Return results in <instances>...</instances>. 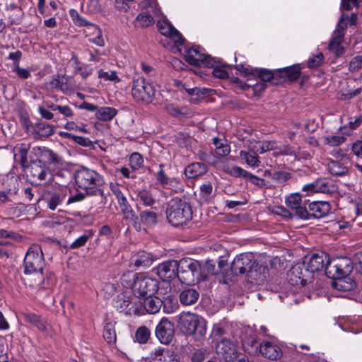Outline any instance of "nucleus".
<instances>
[{
	"mask_svg": "<svg viewBox=\"0 0 362 362\" xmlns=\"http://www.w3.org/2000/svg\"><path fill=\"white\" fill-rule=\"evenodd\" d=\"M143 305L147 313L156 314L160 310L163 301L157 296H148L144 300Z\"/></svg>",
	"mask_w": 362,
	"mask_h": 362,
	"instance_id": "31",
	"label": "nucleus"
},
{
	"mask_svg": "<svg viewBox=\"0 0 362 362\" xmlns=\"http://www.w3.org/2000/svg\"><path fill=\"white\" fill-rule=\"evenodd\" d=\"M259 354L270 360H277L282 356L281 348L277 344L269 341L261 343Z\"/></svg>",
	"mask_w": 362,
	"mask_h": 362,
	"instance_id": "24",
	"label": "nucleus"
},
{
	"mask_svg": "<svg viewBox=\"0 0 362 362\" xmlns=\"http://www.w3.org/2000/svg\"><path fill=\"white\" fill-rule=\"evenodd\" d=\"M231 272L235 275L247 273L251 282L263 281L265 276L260 273L262 267L256 262L252 253H242L235 257L231 264Z\"/></svg>",
	"mask_w": 362,
	"mask_h": 362,
	"instance_id": "3",
	"label": "nucleus"
},
{
	"mask_svg": "<svg viewBox=\"0 0 362 362\" xmlns=\"http://www.w3.org/2000/svg\"><path fill=\"white\" fill-rule=\"evenodd\" d=\"M289 281L293 285L305 286L310 284L313 276L303 263L298 264L291 267L288 273Z\"/></svg>",
	"mask_w": 362,
	"mask_h": 362,
	"instance_id": "13",
	"label": "nucleus"
},
{
	"mask_svg": "<svg viewBox=\"0 0 362 362\" xmlns=\"http://www.w3.org/2000/svg\"><path fill=\"white\" fill-rule=\"evenodd\" d=\"M212 143L215 146V153L217 156H226L230 152V146L218 137H214Z\"/></svg>",
	"mask_w": 362,
	"mask_h": 362,
	"instance_id": "42",
	"label": "nucleus"
},
{
	"mask_svg": "<svg viewBox=\"0 0 362 362\" xmlns=\"http://www.w3.org/2000/svg\"><path fill=\"white\" fill-rule=\"evenodd\" d=\"M279 73L286 75L290 81L297 80L300 75V67L298 65L286 67L279 71Z\"/></svg>",
	"mask_w": 362,
	"mask_h": 362,
	"instance_id": "45",
	"label": "nucleus"
},
{
	"mask_svg": "<svg viewBox=\"0 0 362 362\" xmlns=\"http://www.w3.org/2000/svg\"><path fill=\"white\" fill-rule=\"evenodd\" d=\"M240 157L245 160V163L250 168H256L261 166V160L255 153H252L250 149L247 151H240Z\"/></svg>",
	"mask_w": 362,
	"mask_h": 362,
	"instance_id": "33",
	"label": "nucleus"
},
{
	"mask_svg": "<svg viewBox=\"0 0 362 362\" xmlns=\"http://www.w3.org/2000/svg\"><path fill=\"white\" fill-rule=\"evenodd\" d=\"M144 163L142 156L139 153H133L129 157V165L132 172L140 168Z\"/></svg>",
	"mask_w": 362,
	"mask_h": 362,
	"instance_id": "50",
	"label": "nucleus"
},
{
	"mask_svg": "<svg viewBox=\"0 0 362 362\" xmlns=\"http://www.w3.org/2000/svg\"><path fill=\"white\" fill-rule=\"evenodd\" d=\"M90 29L93 30L96 35V36L93 38L89 39V41L95 44L98 46L103 47L105 45V42L102 36V32L100 28L95 24L90 23L89 26Z\"/></svg>",
	"mask_w": 362,
	"mask_h": 362,
	"instance_id": "48",
	"label": "nucleus"
},
{
	"mask_svg": "<svg viewBox=\"0 0 362 362\" xmlns=\"http://www.w3.org/2000/svg\"><path fill=\"white\" fill-rule=\"evenodd\" d=\"M329 173L334 176H341L348 172V168L338 160H330L327 165Z\"/></svg>",
	"mask_w": 362,
	"mask_h": 362,
	"instance_id": "35",
	"label": "nucleus"
},
{
	"mask_svg": "<svg viewBox=\"0 0 362 362\" xmlns=\"http://www.w3.org/2000/svg\"><path fill=\"white\" fill-rule=\"evenodd\" d=\"M76 70L79 72L83 78H86L93 73V69L88 64H82L76 67Z\"/></svg>",
	"mask_w": 362,
	"mask_h": 362,
	"instance_id": "64",
	"label": "nucleus"
},
{
	"mask_svg": "<svg viewBox=\"0 0 362 362\" xmlns=\"http://www.w3.org/2000/svg\"><path fill=\"white\" fill-rule=\"evenodd\" d=\"M216 351L226 362L233 361L237 357L235 346L228 339L221 340L216 346Z\"/></svg>",
	"mask_w": 362,
	"mask_h": 362,
	"instance_id": "19",
	"label": "nucleus"
},
{
	"mask_svg": "<svg viewBox=\"0 0 362 362\" xmlns=\"http://www.w3.org/2000/svg\"><path fill=\"white\" fill-rule=\"evenodd\" d=\"M243 349L250 355L259 354V343L255 335L245 336L241 339Z\"/></svg>",
	"mask_w": 362,
	"mask_h": 362,
	"instance_id": "29",
	"label": "nucleus"
},
{
	"mask_svg": "<svg viewBox=\"0 0 362 362\" xmlns=\"http://www.w3.org/2000/svg\"><path fill=\"white\" fill-rule=\"evenodd\" d=\"M91 237V235L83 234L77 239H76L71 245V249H76L86 245L88 239Z\"/></svg>",
	"mask_w": 362,
	"mask_h": 362,
	"instance_id": "57",
	"label": "nucleus"
},
{
	"mask_svg": "<svg viewBox=\"0 0 362 362\" xmlns=\"http://www.w3.org/2000/svg\"><path fill=\"white\" fill-rule=\"evenodd\" d=\"M103 337L109 344H113L116 341V333L115 324L113 322H107L105 324L103 330Z\"/></svg>",
	"mask_w": 362,
	"mask_h": 362,
	"instance_id": "44",
	"label": "nucleus"
},
{
	"mask_svg": "<svg viewBox=\"0 0 362 362\" xmlns=\"http://www.w3.org/2000/svg\"><path fill=\"white\" fill-rule=\"evenodd\" d=\"M155 269L157 275L163 281H170L177 277L179 263L174 259L165 261L158 264Z\"/></svg>",
	"mask_w": 362,
	"mask_h": 362,
	"instance_id": "15",
	"label": "nucleus"
},
{
	"mask_svg": "<svg viewBox=\"0 0 362 362\" xmlns=\"http://www.w3.org/2000/svg\"><path fill=\"white\" fill-rule=\"evenodd\" d=\"M317 193L332 194L337 192L338 187L330 179L322 177L316 180Z\"/></svg>",
	"mask_w": 362,
	"mask_h": 362,
	"instance_id": "30",
	"label": "nucleus"
},
{
	"mask_svg": "<svg viewBox=\"0 0 362 362\" xmlns=\"http://www.w3.org/2000/svg\"><path fill=\"white\" fill-rule=\"evenodd\" d=\"M199 297V293L194 288L184 289L180 294V301L182 305L194 304Z\"/></svg>",
	"mask_w": 362,
	"mask_h": 362,
	"instance_id": "32",
	"label": "nucleus"
},
{
	"mask_svg": "<svg viewBox=\"0 0 362 362\" xmlns=\"http://www.w3.org/2000/svg\"><path fill=\"white\" fill-rule=\"evenodd\" d=\"M117 113V110L111 107H99L95 112V117L101 121H110Z\"/></svg>",
	"mask_w": 362,
	"mask_h": 362,
	"instance_id": "39",
	"label": "nucleus"
},
{
	"mask_svg": "<svg viewBox=\"0 0 362 362\" xmlns=\"http://www.w3.org/2000/svg\"><path fill=\"white\" fill-rule=\"evenodd\" d=\"M235 69L241 74H243L245 76L250 75L253 76V74L255 73V68H252L250 66H245L242 64H236Z\"/></svg>",
	"mask_w": 362,
	"mask_h": 362,
	"instance_id": "63",
	"label": "nucleus"
},
{
	"mask_svg": "<svg viewBox=\"0 0 362 362\" xmlns=\"http://www.w3.org/2000/svg\"><path fill=\"white\" fill-rule=\"evenodd\" d=\"M354 153L358 156V160L355 164V167L362 173V142L355 144L353 147Z\"/></svg>",
	"mask_w": 362,
	"mask_h": 362,
	"instance_id": "59",
	"label": "nucleus"
},
{
	"mask_svg": "<svg viewBox=\"0 0 362 362\" xmlns=\"http://www.w3.org/2000/svg\"><path fill=\"white\" fill-rule=\"evenodd\" d=\"M166 216L168 222L173 226L185 225L192 218L191 206L185 199L175 197L168 202Z\"/></svg>",
	"mask_w": 362,
	"mask_h": 362,
	"instance_id": "5",
	"label": "nucleus"
},
{
	"mask_svg": "<svg viewBox=\"0 0 362 362\" xmlns=\"http://www.w3.org/2000/svg\"><path fill=\"white\" fill-rule=\"evenodd\" d=\"M98 74L100 78H103L105 81H113L115 83H118L120 81V78L117 76V74L115 71H111L108 72L100 69L98 71Z\"/></svg>",
	"mask_w": 362,
	"mask_h": 362,
	"instance_id": "53",
	"label": "nucleus"
},
{
	"mask_svg": "<svg viewBox=\"0 0 362 362\" xmlns=\"http://www.w3.org/2000/svg\"><path fill=\"white\" fill-rule=\"evenodd\" d=\"M166 111L174 117H190L192 112L186 107H178L173 104H168L165 106Z\"/></svg>",
	"mask_w": 362,
	"mask_h": 362,
	"instance_id": "41",
	"label": "nucleus"
},
{
	"mask_svg": "<svg viewBox=\"0 0 362 362\" xmlns=\"http://www.w3.org/2000/svg\"><path fill=\"white\" fill-rule=\"evenodd\" d=\"M324 56L322 53H319L317 55L314 56L313 58H310L308 61V66L310 68H317L323 62Z\"/></svg>",
	"mask_w": 362,
	"mask_h": 362,
	"instance_id": "60",
	"label": "nucleus"
},
{
	"mask_svg": "<svg viewBox=\"0 0 362 362\" xmlns=\"http://www.w3.org/2000/svg\"><path fill=\"white\" fill-rule=\"evenodd\" d=\"M137 198L145 206H151L156 203L155 199L153 197L151 193L146 189H141L137 194Z\"/></svg>",
	"mask_w": 362,
	"mask_h": 362,
	"instance_id": "43",
	"label": "nucleus"
},
{
	"mask_svg": "<svg viewBox=\"0 0 362 362\" xmlns=\"http://www.w3.org/2000/svg\"><path fill=\"white\" fill-rule=\"evenodd\" d=\"M45 265V260L41 247L37 244L30 245L23 261L24 273L40 274L43 280L38 284L40 288L49 289L54 281V274L47 272L44 275L42 271Z\"/></svg>",
	"mask_w": 362,
	"mask_h": 362,
	"instance_id": "1",
	"label": "nucleus"
},
{
	"mask_svg": "<svg viewBox=\"0 0 362 362\" xmlns=\"http://www.w3.org/2000/svg\"><path fill=\"white\" fill-rule=\"evenodd\" d=\"M13 71L16 72L17 76L21 79H27L30 77V71L28 69L19 66V64H16Z\"/></svg>",
	"mask_w": 362,
	"mask_h": 362,
	"instance_id": "62",
	"label": "nucleus"
},
{
	"mask_svg": "<svg viewBox=\"0 0 362 362\" xmlns=\"http://www.w3.org/2000/svg\"><path fill=\"white\" fill-rule=\"evenodd\" d=\"M75 183L78 189L84 192V195H100L106 201V195L100 187L104 184L103 177L95 170L81 167L74 173Z\"/></svg>",
	"mask_w": 362,
	"mask_h": 362,
	"instance_id": "2",
	"label": "nucleus"
},
{
	"mask_svg": "<svg viewBox=\"0 0 362 362\" xmlns=\"http://www.w3.org/2000/svg\"><path fill=\"white\" fill-rule=\"evenodd\" d=\"M174 325L166 318H162L156 328V335L163 344H168L174 337Z\"/></svg>",
	"mask_w": 362,
	"mask_h": 362,
	"instance_id": "16",
	"label": "nucleus"
},
{
	"mask_svg": "<svg viewBox=\"0 0 362 362\" xmlns=\"http://www.w3.org/2000/svg\"><path fill=\"white\" fill-rule=\"evenodd\" d=\"M188 94L191 96V102L198 103L204 99V90L195 87L187 90Z\"/></svg>",
	"mask_w": 362,
	"mask_h": 362,
	"instance_id": "52",
	"label": "nucleus"
},
{
	"mask_svg": "<svg viewBox=\"0 0 362 362\" xmlns=\"http://www.w3.org/2000/svg\"><path fill=\"white\" fill-rule=\"evenodd\" d=\"M225 171L235 177H245L247 179L249 172L239 166H227Z\"/></svg>",
	"mask_w": 362,
	"mask_h": 362,
	"instance_id": "47",
	"label": "nucleus"
},
{
	"mask_svg": "<svg viewBox=\"0 0 362 362\" xmlns=\"http://www.w3.org/2000/svg\"><path fill=\"white\" fill-rule=\"evenodd\" d=\"M155 94L153 86L143 78H138L133 81L132 95L137 102L149 103Z\"/></svg>",
	"mask_w": 362,
	"mask_h": 362,
	"instance_id": "10",
	"label": "nucleus"
},
{
	"mask_svg": "<svg viewBox=\"0 0 362 362\" xmlns=\"http://www.w3.org/2000/svg\"><path fill=\"white\" fill-rule=\"evenodd\" d=\"M301 195L299 193L290 194L286 199V204L290 209L295 210V215L302 219H306L308 217V210L300 206Z\"/></svg>",
	"mask_w": 362,
	"mask_h": 362,
	"instance_id": "22",
	"label": "nucleus"
},
{
	"mask_svg": "<svg viewBox=\"0 0 362 362\" xmlns=\"http://www.w3.org/2000/svg\"><path fill=\"white\" fill-rule=\"evenodd\" d=\"M163 164L159 165L160 170L158 171L156 175L158 183L162 187H164L168 183V182L171 179L168 177L165 173L163 170Z\"/></svg>",
	"mask_w": 362,
	"mask_h": 362,
	"instance_id": "55",
	"label": "nucleus"
},
{
	"mask_svg": "<svg viewBox=\"0 0 362 362\" xmlns=\"http://www.w3.org/2000/svg\"><path fill=\"white\" fill-rule=\"evenodd\" d=\"M155 256L146 251H139L132 256L131 264L135 267H149L155 261Z\"/></svg>",
	"mask_w": 362,
	"mask_h": 362,
	"instance_id": "25",
	"label": "nucleus"
},
{
	"mask_svg": "<svg viewBox=\"0 0 362 362\" xmlns=\"http://www.w3.org/2000/svg\"><path fill=\"white\" fill-rule=\"evenodd\" d=\"M219 260L218 261V266H216V261L208 259L205 262V271L207 272V274L209 275H215L221 272L223 269V267L226 265V262L222 259L221 257H219Z\"/></svg>",
	"mask_w": 362,
	"mask_h": 362,
	"instance_id": "36",
	"label": "nucleus"
},
{
	"mask_svg": "<svg viewBox=\"0 0 362 362\" xmlns=\"http://www.w3.org/2000/svg\"><path fill=\"white\" fill-rule=\"evenodd\" d=\"M253 76H258L262 81H270L274 78V73L265 69L255 68Z\"/></svg>",
	"mask_w": 362,
	"mask_h": 362,
	"instance_id": "49",
	"label": "nucleus"
},
{
	"mask_svg": "<svg viewBox=\"0 0 362 362\" xmlns=\"http://www.w3.org/2000/svg\"><path fill=\"white\" fill-rule=\"evenodd\" d=\"M154 23V18L152 15L148 12L140 13L135 19L134 26L136 28H147L153 25Z\"/></svg>",
	"mask_w": 362,
	"mask_h": 362,
	"instance_id": "38",
	"label": "nucleus"
},
{
	"mask_svg": "<svg viewBox=\"0 0 362 362\" xmlns=\"http://www.w3.org/2000/svg\"><path fill=\"white\" fill-rule=\"evenodd\" d=\"M158 290V281L156 279L138 273L137 279L134 282V294L139 297L153 296Z\"/></svg>",
	"mask_w": 362,
	"mask_h": 362,
	"instance_id": "9",
	"label": "nucleus"
},
{
	"mask_svg": "<svg viewBox=\"0 0 362 362\" xmlns=\"http://www.w3.org/2000/svg\"><path fill=\"white\" fill-rule=\"evenodd\" d=\"M326 143L331 146H339L344 143L345 137L339 135H332L326 138Z\"/></svg>",
	"mask_w": 362,
	"mask_h": 362,
	"instance_id": "58",
	"label": "nucleus"
},
{
	"mask_svg": "<svg viewBox=\"0 0 362 362\" xmlns=\"http://www.w3.org/2000/svg\"><path fill=\"white\" fill-rule=\"evenodd\" d=\"M157 26L160 34L169 37L180 52H182V48L179 47L184 45L185 40L181 33L167 21H158Z\"/></svg>",
	"mask_w": 362,
	"mask_h": 362,
	"instance_id": "14",
	"label": "nucleus"
},
{
	"mask_svg": "<svg viewBox=\"0 0 362 362\" xmlns=\"http://www.w3.org/2000/svg\"><path fill=\"white\" fill-rule=\"evenodd\" d=\"M28 151L29 146L25 144H18L13 149L15 162L19 163L23 168L28 165Z\"/></svg>",
	"mask_w": 362,
	"mask_h": 362,
	"instance_id": "28",
	"label": "nucleus"
},
{
	"mask_svg": "<svg viewBox=\"0 0 362 362\" xmlns=\"http://www.w3.org/2000/svg\"><path fill=\"white\" fill-rule=\"evenodd\" d=\"M150 335V329L146 326H141L137 329L135 333V338L140 344H145L148 340Z\"/></svg>",
	"mask_w": 362,
	"mask_h": 362,
	"instance_id": "46",
	"label": "nucleus"
},
{
	"mask_svg": "<svg viewBox=\"0 0 362 362\" xmlns=\"http://www.w3.org/2000/svg\"><path fill=\"white\" fill-rule=\"evenodd\" d=\"M140 225L142 223L146 226H154L157 223V214L151 210H144L140 212L139 216Z\"/></svg>",
	"mask_w": 362,
	"mask_h": 362,
	"instance_id": "37",
	"label": "nucleus"
},
{
	"mask_svg": "<svg viewBox=\"0 0 362 362\" xmlns=\"http://www.w3.org/2000/svg\"><path fill=\"white\" fill-rule=\"evenodd\" d=\"M29 173L35 181L40 182L46 180L51 181L54 178V173L36 160L31 162L29 166Z\"/></svg>",
	"mask_w": 362,
	"mask_h": 362,
	"instance_id": "17",
	"label": "nucleus"
},
{
	"mask_svg": "<svg viewBox=\"0 0 362 362\" xmlns=\"http://www.w3.org/2000/svg\"><path fill=\"white\" fill-rule=\"evenodd\" d=\"M329 262V256L324 252L313 254L308 260L304 261L303 263L306 269L311 272V275L316 272L326 267V264Z\"/></svg>",
	"mask_w": 362,
	"mask_h": 362,
	"instance_id": "18",
	"label": "nucleus"
},
{
	"mask_svg": "<svg viewBox=\"0 0 362 362\" xmlns=\"http://www.w3.org/2000/svg\"><path fill=\"white\" fill-rule=\"evenodd\" d=\"M178 263L177 278L182 284H195L202 279V266L199 262L190 258H182Z\"/></svg>",
	"mask_w": 362,
	"mask_h": 362,
	"instance_id": "7",
	"label": "nucleus"
},
{
	"mask_svg": "<svg viewBox=\"0 0 362 362\" xmlns=\"http://www.w3.org/2000/svg\"><path fill=\"white\" fill-rule=\"evenodd\" d=\"M138 273H134L132 271H127L122 274L120 277V284L127 288H132L134 291V282L137 279Z\"/></svg>",
	"mask_w": 362,
	"mask_h": 362,
	"instance_id": "40",
	"label": "nucleus"
},
{
	"mask_svg": "<svg viewBox=\"0 0 362 362\" xmlns=\"http://www.w3.org/2000/svg\"><path fill=\"white\" fill-rule=\"evenodd\" d=\"M40 163L45 166L53 173L62 165V158L57 153L46 147H39L37 158Z\"/></svg>",
	"mask_w": 362,
	"mask_h": 362,
	"instance_id": "12",
	"label": "nucleus"
},
{
	"mask_svg": "<svg viewBox=\"0 0 362 362\" xmlns=\"http://www.w3.org/2000/svg\"><path fill=\"white\" fill-rule=\"evenodd\" d=\"M25 322H28L35 327L40 332L48 334L50 329L49 324L40 315L31 312L22 313Z\"/></svg>",
	"mask_w": 362,
	"mask_h": 362,
	"instance_id": "23",
	"label": "nucleus"
},
{
	"mask_svg": "<svg viewBox=\"0 0 362 362\" xmlns=\"http://www.w3.org/2000/svg\"><path fill=\"white\" fill-rule=\"evenodd\" d=\"M352 270L351 262L350 259L342 257L334 259L328 262L326 264L325 272L327 276L330 279H337L334 282V286L338 290H351L353 288V285L349 284L347 286L343 285L344 280L343 278L346 277Z\"/></svg>",
	"mask_w": 362,
	"mask_h": 362,
	"instance_id": "4",
	"label": "nucleus"
},
{
	"mask_svg": "<svg viewBox=\"0 0 362 362\" xmlns=\"http://www.w3.org/2000/svg\"><path fill=\"white\" fill-rule=\"evenodd\" d=\"M183 55L185 60L191 65L199 66L204 62L203 54L199 47H183Z\"/></svg>",
	"mask_w": 362,
	"mask_h": 362,
	"instance_id": "26",
	"label": "nucleus"
},
{
	"mask_svg": "<svg viewBox=\"0 0 362 362\" xmlns=\"http://www.w3.org/2000/svg\"><path fill=\"white\" fill-rule=\"evenodd\" d=\"M55 129V127L51 124L38 122L33 128V134L35 139H40L53 135Z\"/></svg>",
	"mask_w": 362,
	"mask_h": 362,
	"instance_id": "27",
	"label": "nucleus"
},
{
	"mask_svg": "<svg viewBox=\"0 0 362 362\" xmlns=\"http://www.w3.org/2000/svg\"><path fill=\"white\" fill-rule=\"evenodd\" d=\"M165 189H170L173 193H179L183 191L184 187L181 182L175 178H171L168 183L163 187Z\"/></svg>",
	"mask_w": 362,
	"mask_h": 362,
	"instance_id": "51",
	"label": "nucleus"
},
{
	"mask_svg": "<svg viewBox=\"0 0 362 362\" xmlns=\"http://www.w3.org/2000/svg\"><path fill=\"white\" fill-rule=\"evenodd\" d=\"M123 215L124 218L126 221H130L136 230H141V227L140 226V222L139 221V216L136 215L133 209H130L129 211H126Z\"/></svg>",
	"mask_w": 362,
	"mask_h": 362,
	"instance_id": "54",
	"label": "nucleus"
},
{
	"mask_svg": "<svg viewBox=\"0 0 362 362\" xmlns=\"http://www.w3.org/2000/svg\"><path fill=\"white\" fill-rule=\"evenodd\" d=\"M69 13H70V16L72 18L74 22L76 25H81V26H85V25L90 26V24L88 23V22L85 18L81 17L79 16L78 13L76 10L71 9Z\"/></svg>",
	"mask_w": 362,
	"mask_h": 362,
	"instance_id": "56",
	"label": "nucleus"
},
{
	"mask_svg": "<svg viewBox=\"0 0 362 362\" xmlns=\"http://www.w3.org/2000/svg\"><path fill=\"white\" fill-rule=\"evenodd\" d=\"M85 199L83 192L71 194V189L66 186H59L53 189L45 197L47 206L51 210H55L58 206L64 204L69 205L75 202H79Z\"/></svg>",
	"mask_w": 362,
	"mask_h": 362,
	"instance_id": "6",
	"label": "nucleus"
},
{
	"mask_svg": "<svg viewBox=\"0 0 362 362\" xmlns=\"http://www.w3.org/2000/svg\"><path fill=\"white\" fill-rule=\"evenodd\" d=\"M185 174L188 179H199L204 174V168L199 163L189 165L185 170Z\"/></svg>",
	"mask_w": 362,
	"mask_h": 362,
	"instance_id": "34",
	"label": "nucleus"
},
{
	"mask_svg": "<svg viewBox=\"0 0 362 362\" xmlns=\"http://www.w3.org/2000/svg\"><path fill=\"white\" fill-rule=\"evenodd\" d=\"M146 362H180V361L177 355L163 347L159 346L151 351Z\"/></svg>",
	"mask_w": 362,
	"mask_h": 362,
	"instance_id": "20",
	"label": "nucleus"
},
{
	"mask_svg": "<svg viewBox=\"0 0 362 362\" xmlns=\"http://www.w3.org/2000/svg\"><path fill=\"white\" fill-rule=\"evenodd\" d=\"M199 324L197 315L190 313H181L177 320V326L180 330L185 334H194V339L202 344L204 336L202 330L196 332Z\"/></svg>",
	"mask_w": 362,
	"mask_h": 362,
	"instance_id": "8",
	"label": "nucleus"
},
{
	"mask_svg": "<svg viewBox=\"0 0 362 362\" xmlns=\"http://www.w3.org/2000/svg\"><path fill=\"white\" fill-rule=\"evenodd\" d=\"M362 68V56L361 54L354 57L349 62V69L355 71Z\"/></svg>",
	"mask_w": 362,
	"mask_h": 362,
	"instance_id": "61",
	"label": "nucleus"
},
{
	"mask_svg": "<svg viewBox=\"0 0 362 362\" xmlns=\"http://www.w3.org/2000/svg\"><path fill=\"white\" fill-rule=\"evenodd\" d=\"M347 27V23L344 21V16H341L336 29L332 33L329 44V49L334 53L337 57L341 56L345 51L342 45L344 39V31Z\"/></svg>",
	"mask_w": 362,
	"mask_h": 362,
	"instance_id": "11",
	"label": "nucleus"
},
{
	"mask_svg": "<svg viewBox=\"0 0 362 362\" xmlns=\"http://www.w3.org/2000/svg\"><path fill=\"white\" fill-rule=\"evenodd\" d=\"M331 212V206L327 202H314L309 204L308 210V217L321 218L327 216Z\"/></svg>",
	"mask_w": 362,
	"mask_h": 362,
	"instance_id": "21",
	"label": "nucleus"
}]
</instances>
